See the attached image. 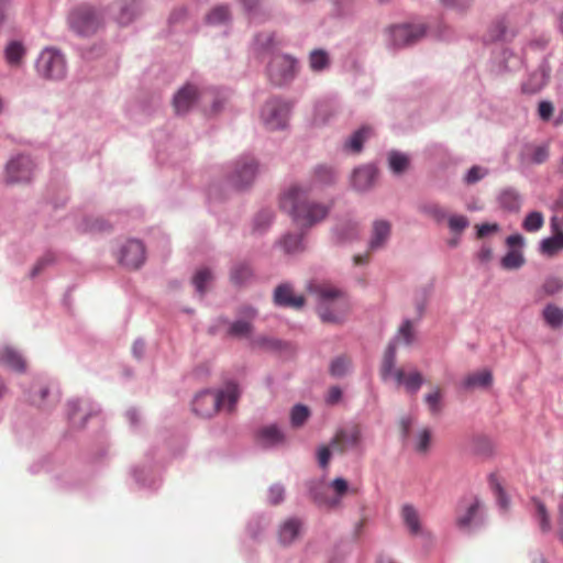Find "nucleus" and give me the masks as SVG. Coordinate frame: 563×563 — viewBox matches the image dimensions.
<instances>
[{"label": "nucleus", "mask_w": 563, "mask_h": 563, "mask_svg": "<svg viewBox=\"0 0 563 563\" xmlns=\"http://www.w3.org/2000/svg\"><path fill=\"white\" fill-rule=\"evenodd\" d=\"M319 191L318 185L308 188L292 186L282 194L280 208L288 212L298 225L310 228L323 221L332 208V202L318 201Z\"/></svg>", "instance_id": "1"}, {"label": "nucleus", "mask_w": 563, "mask_h": 563, "mask_svg": "<svg viewBox=\"0 0 563 563\" xmlns=\"http://www.w3.org/2000/svg\"><path fill=\"white\" fill-rule=\"evenodd\" d=\"M309 292L317 296L318 313L325 323H339L349 312V300L343 291L328 283H310Z\"/></svg>", "instance_id": "2"}, {"label": "nucleus", "mask_w": 563, "mask_h": 563, "mask_svg": "<svg viewBox=\"0 0 563 563\" xmlns=\"http://www.w3.org/2000/svg\"><path fill=\"white\" fill-rule=\"evenodd\" d=\"M240 397V389L236 384L229 383L220 391L206 390L198 394L192 402V409L196 415L202 418H211L221 408L233 411Z\"/></svg>", "instance_id": "3"}, {"label": "nucleus", "mask_w": 563, "mask_h": 563, "mask_svg": "<svg viewBox=\"0 0 563 563\" xmlns=\"http://www.w3.org/2000/svg\"><path fill=\"white\" fill-rule=\"evenodd\" d=\"M35 69L40 77L59 81L66 78L67 60L60 49L48 46L40 53L35 62Z\"/></svg>", "instance_id": "4"}, {"label": "nucleus", "mask_w": 563, "mask_h": 563, "mask_svg": "<svg viewBox=\"0 0 563 563\" xmlns=\"http://www.w3.org/2000/svg\"><path fill=\"white\" fill-rule=\"evenodd\" d=\"M486 505L478 496H470L460 500L456 507L455 525L460 530L471 531L485 523Z\"/></svg>", "instance_id": "5"}, {"label": "nucleus", "mask_w": 563, "mask_h": 563, "mask_svg": "<svg viewBox=\"0 0 563 563\" xmlns=\"http://www.w3.org/2000/svg\"><path fill=\"white\" fill-rule=\"evenodd\" d=\"M297 70V60L285 54L273 55L267 66L268 78L275 86L290 82L296 77Z\"/></svg>", "instance_id": "6"}, {"label": "nucleus", "mask_w": 563, "mask_h": 563, "mask_svg": "<svg viewBox=\"0 0 563 563\" xmlns=\"http://www.w3.org/2000/svg\"><path fill=\"white\" fill-rule=\"evenodd\" d=\"M291 106L279 98L268 99L262 108L261 119L268 130H280L287 125Z\"/></svg>", "instance_id": "7"}, {"label": "nucleus", "mask_w": 563, "mask_h": 563, "mask_svg": "<svg viewBox=\"0 0 563 563\" xmlns=\"http://www.w3.org/2000/svg\"><path fill=\"white\" fill-rule=\"evenodd\" d=\"M68 24L75 33L87 36L97 32L101 20L92 7L82 4L69 13Z\"/></svg>", "instance_id": "8"}, {"label": "nucleus", "mask_w": 563, "mask_h": 563, "mask_svg": "<svg viewBox=\"0 0 563 563\" xmlns=\"http://www.w3.org/2000/svg\"><path fill=\"white\" fill-rule=\"evenodd\" d=\"M426 33L423 25H394L387 29L388 44L394 47H404L419 41Z\"/></svg>", "instance_id": "9"}, {"label": "nucleus", "mask_w": 563, "mask_h": 563, "mask_svg": "<svg viewBox=\"0 0 563 563\" xmlns=\"http://www.w3.org/2000/svg\"><path fill=\"white\" fill-rule=\"evenodd\" d=\"M202 97V92L192 84L183 86L173 98V107L177 114H186Z\"/></svg>", "instance_id": "10"}, {"label": "nucleus", "mask_w": 563, "mask_h": 563, "mask_svg": "<svg viewBox=\"0 0 563 563\" xmlns=\"http://www.w3.org/2000/svg\"><path fill=\"white\" fill-rule=\"evenodd\" d=\"M518 25L516 21L509 16L499 18L494 21L487 32V38L492 42L509 41L516 36Z\"/></svg>", "instance_id": "11"}, {"label": "nucleus", "mask_w": 563, "mask_h": 563, "mask_svg": "<svg viewBox=\"0 0 563 563\" xmlns=\"http://www.w3.org/2000/svg\"><path fill=\"white\" fill-rule=\"evenodd\" d=\"M145 261V247L142 242L131 240L121 250L120 262L129 268H139Z\"/></svg>", "instance_id": "12"}, {"label": "nucleus", "mask_w": 563, "mask_h": 563, "mask_svg": "<svg viewBox=\"0 0 563 563\" xmlns=\"http://www.w3.org/2000/svg\"><path fill=\"white\" fill-rule=\"evenodd\" d=\"M362 431L360 426H353L350 429L339 430L331 441V446L340 453L350 448H355L361 443Z\"/></svg>", "instance_id": "13"}, {"label": "nucleus", "mask_w": 563, "mask_h": 563, "mask_svg": "<svg viewBox=\"0 0 563 563\" xmlns=\"http://www.w3.org/2000/svg\"><path fill=\"white\" fill-rule=\"evenodd\" d=\"M5 170L9 176H27L37 170V162L27 154H16L8 161Z\"/></svg>", "instance_id": "14"}, {"label": "nucleus", "mask_w": 563, "mask_h": 563, "mask_svg": "<svg viewBox=\"0 0 563 563\" xmlns=\"http://www.w3.org/2000/svg\"><path fill=\"white\" fill-rule=\"evenodd\" d=\"M521 64L522 62L518 56L506 48H501L493 56L492 71L496 75H501L506 71L520 68Z\"/></svg>", "instance_id": "15"}, {"label": "nucleus", "mask_w": 563, "mask_h": 563, "mask_svg": "<svg viewBox=\"0 0 563 563\" xmlns=\"http://www.w3.org/2000/svg\"><path fill=\"white\" fill-rule=\"evenodd\" d=\"M115 19L119 24L128 25L142 12L141 0H118L114 3Z\"/></svg>", "instance_id": "16"}, {"label": "nucleus", "mask_w": 563, "mask_h": 563, "mask_svg": "<svg viewBox=\"0 0 563 563\" xmlns=\"http://www.w3.org/2000/svg\"><path fill=\"white\" fill-rule=\"evenodd\" d=\"M394 378L397 385L404 386L411 395L417 394L423 383L421 373L416 369L406 372L404 368H397L394 372Z\"/></svg>", "instance_id": "17"}, {"label": "nucleus", "mask_w": 563, "mask_h": 563, "mask_svg": "<svg viewBox=\"0 0 563 563\" xmlns=\"http://www.w3.org/2000/svg\"><path fill=\"white\" fill-rule=\"evenodd\" d=\"M0 365L18 373H23L26 369V361L23 355L9 345L0 347Z\"/></svg>", "instance_id": "18"}, {"label": "nucleus", "mask_w": 563, "mask_h": 563, "mask_svg": "<svg viewBox=\"0 0 563 563\" xmlns=\"http://www.w3.org/2000/svg\"><path fill=\"white\" fill-rule=\"evenodd\" d=\"M554 235L543 239L539 246V252L547 257H552L563 250V231L559 229L556 217L552 219Z\"/></svg>", "instance_id": "19"}, {"label": "nucleus", "mask_w": 563, "mask_h": 563, "mask_svg": "<svg viewBox=\"0 0 563 563\" xmlns=\"http://www.w3.org/2000/svg\"><path fill=\"white\" fill-rule=\"evenodd\" d=\"M275 303L278 306L290 307L299 309L305 305L302 296H295L292 288L288 284L279 285L274 292Z\"/></svg>", "instance_id": "20"}, {"label": "nucleus", "mask_w": 563, "mask_h": 563, "mask_svg": "<svg viewBox=\"0 0 563 563\" xmlns=\"http://www.w3.org/2000/svg\"><path fill=\"white\" fill-rule=\"evenodd\" d=\"M400 517L412 536H418L422 532V523L418 509L411 504L402 505L400 509Z\"/></svg>", "instance_id": "21"}, {"label": "nucleus", "mask_w": 563, "mask_h": 563, "mask_svg": "<svg viewBox=\"0 0 563 563\" xmlns=\"http://www.w3.org/2000/svg\"><path fill=\"white\" fill-rule=\"evenodd\" d=\"M301 521L297 518L285 520L278 530V539L283 545L291 544L300 534Z\"/></svg>", "instance_id": "22"}, {"label": "nucleus", "mask_w": 563, "mask_h": 563, "mask_svg": "<svg viewBox=\"0 0 563 563\" xmlns=\"http://www.w3.org/2000/svg\"><path fill=\"white\" fill-rule=\"evenodd\" d=\"M391 232V225L388 221L376 220L373 223L369 250L375 251L385 245Z\"/></svg>", "instance_id": "23"}, {"label": "nucleus", "mask_w": 563, "mask_h": 563, "mask_svg": "<svg viewBox=\"0 0 563 563\" xmlns=\"http://www.w3.org/2000/svg\"><path fill=\"white\" fill-rule=\"evenodd\" d=\"M493 384V374L489 369H481L468 374L463 382L466 389L487 388Z\"/></svg>", "instance_id": "24"}, {"label": "nucleus", "mask_w": 563, "mask_h": 563, "mask_svg": "<svg viewBox=\"0 0 563 563\" xmlns=\"http://www.w3.org/2000/svg\"><path fill=\"white\" fill-rule=\"evenodd\" d=\"M26 49L22 42L11 41L4 49V58L9 66L19 67L25 56Z\"/></svg>", "instance_id": "25"}, {"label": "nucleus", "mask_w": 563, "mask_h": 563, "mask_svg": "<svg viewBox=\"0 0 563 563\" xmlns=\"http://www.w3.org/2000/svg\"><path fill=\"white\" fill-rule=\"evenodd\" d=\"M261 172L260 164L252 156H241L234 163V176H253Z\"/></svg>", "instance_id": "26"}, {"label": "nucleus", "mask_w": 563, "mask_h": 563, "mask_svg": "<svg viewBox=\"0 0 563 563\" xmlns=\"http://www.w3.org/2000/svg\"><path fill=\"white\" fill-rule=\"evenodd\" d=\"M387 159L393 173L402 174L409 170L411 159L408 154L399 151H390Z\"/></svg>", "instance_id": "27"}, {"label": "nucleus", "mask_w": 563, "mask_h": 563, "mask_svg": "<svg viewBox=\"0 0 563 563\" xmlns=\"http://www.w3.org/2000/svg\"><path fill=\"white\" fill-rule=\"evenodd\" d=\"M373 131L369 126H362L356 130L345 142V147L353 153H360L363 144L372 136Z\"/></svg>", "instance_id": "28"}, {"label": "nucleus", "mask_w": 563, "mask_h": 563, "mask_svg": "<svg viewBox=\"0 0 563 563\" xmlns=\"http://www.w3.org/2000/svg\"><path fill=\"white\" fill-rule=\"evenodd\" d=\"M396 344L390 342L385 350L382 364H380V376L386 380L390 375H394V366L396 362Z\"/></svg>", "instance_id": "29"}, {"label": "nucleus", "mask_w": 563, "mask_h": 563, "mask_svg": "<svg viewBox=\"0 0 563 563\" xmlns=\"http://www.w3.org/2000/svg\"><path fill=\"white\" fill-rule=\"evenodd\" d=\"M489 487L497 500V504L500 509L507 510L509 507V500L507 494L499 481V477L496 474H490L488 478Z\"/></svg>", "instance_id": "30"}, {"label": "nucleus", "mask_w": 563, "mask_h": 563, "mask_svg": "<svg viewBox=\"0 0 563 563\" xmlns=\"http://www.w3.org/2000/svg\"><path fill=\"white\" fill-rule=\"evenodd\" d=\"M543 319L552 329H559L563 325V309L551 303L543 309Z\"/></svg>", "instance_id": "31"}, {"label": "nucleus", "mask_w": 563, "mask_h": 563, "mask_svg": "<svg viewBox=\"0 0 563 563\" xmlns=\"http://www.w3.org/2000/svg\"><path fill=\"white\" fill-rule=\"evenodd\" d=\"M231 18L228 5H218L213 8L207 15L206 20L208 24L219 25L228 22Z\"/></svg>", "instance_id": "32"}, {"label": "nucleus", "mask_w": 563, "mask_h": 563, "mask_svg": "<svg viewBox=\"0 0 563 563\" xmlns=\"http://www.w3.org/2000/svg\"><path fill=\"white\" fill-rule=\"evenodd\" d=\"M260 438L266 445H273L282 442L284 435L276 426H268L260 431Z\"/></svg>", "instance_id": "33"}, {"label": "nucleus", "mask_w": 563, "mask_h": 563, "mask_svg": "<svg viewBox=\"0 0 563 563\" xmlns=\"http://www.w3.org/2000/svg\"><path fill=\"white\" fill-rule=\"evenodd\" d=\"M525 258L518 250H509L508 253L501 258V266L505 269H516L522 266Z\"/></svg>", "instance_id": "34"}, {"label": "nucleus", "mask_w": 563, "mask_h": 563, "mask_svg": "<svg viewBox=\"0 0 563 563\" xmlns=\"http://www.w3.org/2000/svg\"><path fill=\"white\" fill-rule=\"evenodd\" d=\"M431 437L429 429H421L416 435L415 450L420 454H426L431 445Z\"/></svg>", "instance_id": "35"}, {"label": "nucleus", "mask_w": 563, "mask_h": 563, "mask_svg": "<svg viewBox=\"0 0 563 563\" xmlns=\"http://www.w3.org/2000/svg\"><path fill=\"white\" fill-rule=\"evenodd\" d=\"M413 339L415 332L412 322L410 320H406L399 328L396 338L391 342H395V344L397 345L398 341H402L405 344L409 345L413 342Z\"/></svg>", "instance_id": "36"}, {"label": "nucleus", "mask_w": 563, "mask_h": 563, "mask_svg": "<svg viewBox=\"0 0 563 563\" xmlns=\"http://www.w3.org/2000/svg\"><path fill=\"white\" fill-rule=\"evenodd\" d=\"M329 66V56L322 49H316L310 54V67L314 71H321Z\"/></svg>", "instance_id": "37"}, {"label": "nucleus", "mask_w": 563, "mask_h": 563, "mask_svg": "<svg viewBox=\"0 0 563 563\" xmlns=\"http://www.w3.org/2000/svg\"><path fill=\"white\" fill-rule=\"evenodd\" d=\"M351 367V360L346 356H339L334 358L330 366L332 376L341 377L347 373Z\"/></svg>", "instance_id": "38"}, {"label": "nucleus", "mask_w": 563, "mask_h": 563, "mask_svg": "<svg viewBox=\"0 0 563 563\" xmlns=\"http://www.w3.org/2000/svg\"><path fill=\"white\" fill-rule=\"evenodd\" d=\"M310 412L308 407L303 405H296L290 412V421L292 427H301L308 419Z\"/></svg>", "instance_id": "39"}, {"label": "nucleus", "mask_w": 563, "mask_h": 563, "mask_svg": "<svg viewBox=\"0 0 563 563\" xmlns=\"http://www.w3.org/2000/svg\"><path fill=\"white\" fill-rule=\"evenodd\" d=\"M211 278V272L208 268H201L195 274L192 284L201 296L206 292V284L210 282Z\"/></svg>", "instance_id": "40"}, {"label": "nucleus", "mask_w": 563, "mask_h": 563, "mask_svg": "<svg viewBox=\"0 0 563 563\" xmlns=\"http://www.w3.org/2000/svg\"><path fill=\"white\" fill-rule=\"evenodd\" d=\"M252 276L251 268L245 264H238L232 268L231 272V280L236 284L241 285L244 282H246Z\"/></svg>", "instance_id": "41"}, {"label": "nucleus", "mask_w": 563, "mask_h": 563, "mask_svg": "<svg viewBox=\"0 0 563 563\" xmlns=\"http://www.w3.org/2000/svg\"><path fill=\"white\" fill-rule=\"evenodd\" d=\"M534 505H536V518L539 521L540 529L543 532L550 531L551 523H550V519H549V515L545 509V506L539 500H534Z\"/></svg>", "instance_id": "42"}, {"label": "nucleus", "mask_w": 563, "mask_h": 563, "mask_svg": "<svg viewBox=\"0 0 563 563\" xmlns=\"http://www.w3.org/2000/svg\"><path fill=\"white\" fill-rule=\"evenodd\" d=\"M451 232L455 235H460L468 225L470 221L465 216H450L448 220Z\"/></svg>", "instance_id": "43"}, {"label": "nucleus", "mask_w": 563, "mask_h": 563, "mask_svg": "<svg viewBox=\"0 0 563 563\" xmlns=\"http://www.w3.org/2000/svg\"><path fill=\"white\" fill-rule=\"evenodd\" d=\"M252 332V325L249 321L238 320L230 325L229 333L233 336L245 338Z\"/></svg>", "instance_id": "44"}, {"label": "nucleus", "mask_w": 563, "mask_h": 563, "mask_svg": "<svg viewBox=\"0 0 563 563\" xmlns=\"http://www.w3.org/2000/svg\"><path fill=\"white\" fill-rule=\"evenodd\" d=\"M441 390L440 388H435L432 393L428 394L424 397V401L428 405L429 410L431 413L435 415L439 413L441 410Z\"/></svg>", "instance_id": "45"}, {"label": "nucleus", "mask_w": 563, "mask_h": 563, "mask_svg": "<svg viewBox=\"0 0 563 563\" xmlns=\"http://www.w3.org/2000/svg\"><path fill=\"white\" fill-rule=\"evenodd\" d=\"M543 289L548 295H553L563 289V280L558 277H549L544 284Z\"/></svg>", "instance_id": "46"}, {"label": "nucleus", "mask_w": 563, "mask_h": 563, "mask_svg": "<svg viewBox=\"0 0 563 563\" xmlns=\"http://www.w3.org/2000/svg\"><path fill=\"white\" fill-rule=\"evenodd\" d=\"M301 238L299 235L288 234L283 240L286 252L291 253L300 249Z\"/></svg>", "instance_id": "47"}, {"label": "nucleus", "mask_w": 563, "mask_h": 563, "mask_svg": "<svg viewBox=\"0 0 563 563\" xmlns=\"http://www.w3.org/2000/svg\"><path fill=\"white\" fill-rule=\"evenodd\" d=\"M55 261L53 254L47 253L43 257H41L36 264L34 265L31 275L34 277L38 275L47 265L52 264Z\"/></svg>", "instance_id": "48"}, {"label": "nucleus", "mask_w": 563, "mask_h": 563, "mask_svg": "<svg viewBox=\"0 0 563 563\" xmlns=\"http://www.w3.org/2000/svg\"><path fill=\"white\" fill-rule=\"evenodd\" d=\"M284 487L280 485H274L269 488L268 499L272 505H277L284 499Z\"/></svg>", "instance_id": "49"}, {"label": "nucleus", "mask_w": 563, "mask_h": 563, "mask_svg": "<svg viewBox=\"0 0 563 563\" xmlns=\"http://www.w3.org/2000/svg\"><path fill=\"white\" fill-rule=\"evenodd\" d=\"M554 111V107L550 101H541L538 107V114L541 120L548 121Z\"/></svg>", "instance_id": "50"}, {"label": "nucleus", "mask_w": 563, "mask_h": 563, "mask_svg": "<svg viewBox=\"0 0 563 563\" xmlns=\"http://www.w3.org/2000/svg\"><path fill=\"white\" fill-rule=\"evenodd\" d=\"M352 187L357 191H366L374 186L375 178H352Z\"/></svg>", "instance_id": "51"}, {"label": "nucleus", "mask_w": 563, "mask_h": 563, "mask_svg": "<svg viewBox=\"0 0 563 563\" xmlns=\"http://www.w3.org/2000/svg\"><path fill=\"white\" fill-rule=\"evenodd\" d=\"M440 1L443 5L459 10V11L466 10L471 5V2H472V0H440Z\"/></svg>", "instance_id": "52"}, {"label": "nucleus", "mask_w": 563, "mask_h": 563, "mask_svg": "<svg viewBox=\"0 0 563 563\" xmlns=\"http://www.w3.org/2000/svg\"><path fill=\"white\" fill-rule=\"evenodd\" d=\"M331 487L333 488L338 497H342L343 495H345L349 489L347 482L341 477L335 478L331 483Z\"/></svg>", "instance_id": "53"}, {"label": "nucleus", "mask_w": 563, "mask_h": 563, "mask_svg": "<svg viewBox=\"0 0 563 563\" xmlns=\"http://www.w3.org/2000/svg\"><path fill=\"white\" fill-rule=\"evenodd\" d=\"M331 452L325 445L321 446L318 451V462L322 468H325L330 462Z\"/></svg>", "instance_id": "54"}, {"label": "nucleus", "mask_w": 563, "mask_h": 563, "mask_svg": "<svg viewBox=\"0 0 563 563\" xmlns=\"http://www.w3.org/2000/svg\"><path fill=\"white\" fill-rule=\"evenodd\" d=\"M109 228V224L102 219H95L91 222H87L85 230L86 231H104Z\"/></svg>", "instance_id": "55"}, {"label": "nucleus", "mask_w": 563, "mask_h": 563, "mask_svg": "<svg viewBox=\"0 0 563 563\" xmlns=\"http://www.w3.org/2000/svg\"><path fill=\"white\" fill-rule=\"evenodd\" d=\"M476 228H477V238H479V239L485 238L490 232L498 231L497 224L484 223V224L477 225Z\"/></svg>", "instance_id": "56"}, {"label": "nucleus", "mask_w": 563, "mask_h": 563, "mask_svg": "<svg viewBox=\"0 0 563 563\" xmlns=\"http://www.w3.org/2000/svg\"><path fill=\"white\" fill-rule=\"evenodd\" d=\"M543 225V217L540 212H530V231H537Z\"/></svg>", "instance_id": "57"}, {"label": "nucleus", "mask_w": 563, "mask_h": 563, "mask_svg": "<svg viewBox=\"0 0 563 563\" xmlns=\"http://www.w3.org/2000/svg\"><path fill=\"white\" fill-rule=\"evenodd\" d=\"M506 243L509 250H518L523 243V238L519 234L510 235L507 238Z\"/></svg>", "instance_id": "58"}, {"label": "nucleus", "mask_w": 563, "mask_h": 563, "mask_svg": "<svg viewBox=\"0 0 563 563\" xmlns=\"http://www.w3.org/2000/svg\"><path fill=\"white\" fill-rule=\"evenodd\" d=\"M313 498L321 506H327V507L332 508V507H335L336 505H339L338 498H323L317 494L313 495Z\"/></svg>", "instance_id": "59"}, {"label": "nucleus", "mask_w": 563, "mask_h": 563, "mask_svg": "<svg viewBox=\"0 0 563 563\" xmlns=\"http://www.w3.org/2000/svg\"><path fill=\"white\" fill-rule=\"evenodd\" d=\"M342 396V391L339 387H331L329 393H328V397H327V401L329 404H335L340 400Z\"/></svg>", "instance_id": "60"}, {"label": "nucleus", "mask_w": 563, "mask_h": 563, "mask_svg": "<svg viewBox=\"0 0 563 563\" xmlns=\"http://www.w3.org/2000/svg\"><path fill=\"white\" fill-rule=\"evenodd\" d=\"M477 257L483 263L489 262L492 260V257H493L492 249L488 247V246H483L481 249V251L478 252Z\"/></svg>", "instance_id": "61"}, {"label": "nucleus", "mask_w": 563, "mask_h": 563, "mask_svg": "<svg viewBox=\"0 0 563 563\" xmlns=\"http://www.w3.org/2000/svg\"><path fill=\"white\" fill-rule=\"evenodd\" d=\"M547 156H548L547 147L540 146V147L536 148V151L533 153V161L536 163H542L545 161Z\"/></svg>", "instance_id": "62"}, {"label": "nucleus", "mask_w": 563, "mask_h": 563, "mask_svg": "<svg viewBox=\"0 0 563 563\" xmlns=\"http://www.w3.org/2000/svg\"><path fill=\"white\" fill-rule=\"evenodd\" d=\"M272 42V37L269 34H260L255 37V45L265 48Z\"/></svg>", "instance_id": "63"}, {"label": "nucleus", "mask_w": 563, "mask_h": 563, "mask_svg": "<svg viewBox=\"0 0 563 563\" xmlns=\"http://www.w3.org/2000/svg\"><path fill=\"white\" fill-rule=\"evenodd\" d=\"M430 213L437 219V221H442L446 217L445 211L439 206L431 207Z\"/></svg>", "instance_id": "64"}]
</instances>
